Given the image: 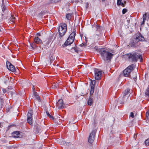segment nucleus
<instances>
[{"label": "nucleus", "instance_id": "f257e3e1", "mask_svg": "<svg viewBox=\"0 0 149 149\" xmlns=\"http://www.w3.org/2000/svg\"><path fill=\"white\" fill-rule=\"evenodd\" d=\"M67 30V24L64 23H60L58 27V31L59 36L58 37V39L60 41H61L63 39V36L65 35Z\"/></svg>", "mask_w": 149, "mask_h": 149}, {"label": "nucleus", "instance_id": "f03ea898", "mask_svg": "<svg viewBox=\"0 0 149 149\" xmlns=\"http://www.w3.org/2000/svg\"><path fill=\"white\" fill-rule=\"evenodd\" d=\"M104 61L109 62L112 58L113 54L109 52L108 51L101 49L99 51Z\"/></svg>", "mask_w": 149, "mask_h": 149}, {"label": "nucleus", "instance_id": "7ed1b4c3", "mask_svg": "<svg viewBox=\"0 0 149 149\" xmlns=\"http://www.w3.org/2000/svg\"><path fill=\"white\" fill-rule=\"evenodd\" d=\"M127 55L130 61H136L139 58L141 60V61H142V56L137 53L134 52L129 53Z\"/></svg>", "mask_w": 149, "mask_h": 149}, {"label": "nucleus", "instance_id": "20e7f679", "mask_svg": "<svg viewBox=\"0 0 149 149\" xmlns=\"http://www.w3.org/2000/svg\"><path fill=\"white\" fill-rule=\"evenodd\" d=\"M75 35V30L74 29L73 32L70 34L64 44L66 45H68L72 44L74 40Z\"/></svg>", "mask_w": 149, "mask_h": 149}, {"label": "nucleus", "instance_id": "39448f33", "mask_svg": "<svg viewBox=\"0 0 149 149\" xmlns=\"http://www.w3.org/2000/svg\"><path fill=\"white\" fill-rule=\"evenodd\" d=\"M134 68L135 65L133 64L127 67L123 71V75L125 77H130V74Z\"/></svg>", "mask_w": 149, "mask_h": 149}, {"label": "nucleus", "instance_id": "423d86ee", "mask_svg": "<svg viewBox=\"0 0 149 149\" xmlns=\"http://www.w3.org/2000/svg\"><path fill=\"white\" fill-rule=\"evenodd\" d=\"M95 79L96 80H99L101 78L102 73L101 71L96 68L94 69Z\"/></svg>", "mask_w": 149, "mask_h": 149}, {"label": "nucleus", "instance_id": "0eeeda50", "mask_svg": "<svg viewBox=\"0 0 149 149\" xmlns=\"http://www.w3.org/2000/svg\"><path fill=\"white\" fill-rule=\"evenodd\" d=\"M96 132L95 130H93L90 134L88 139V141L89 143H91L93 142Z\"/></svg>", "mask_w": 149, "mask_h": 149}, {"label": "nucleus", "instance_id": "6e6552de", "mask_svg": "<svg viewBox=\"0 0 149 149\" xmlns=\"http://www.w3.org/2000/svg\"><path fill=\"white\" fill-rule=\"evenodd\" d=\"M6 66L8 69L11 71L15 72L16 71V69L14 66L8 61H7Z\"/></svg>", "mask_w": 149, "mask_h": 149}, {"label": "nucleus", "instance_id": "1a4fd4ad", "mask_svg": "<svg viewBox=\"0 0 149 149\" xmlns=\"http://www.w3.org/2000/svg\"><path fill=\"white\" fill-rule=\"evenodd\" d=\"M56 105L58 109H61L64 108L63 101L62 99H60L56 103Z\"/></svg>", "mask_w": 149, "mask_h": 149}, {"label": "nucleus", "instance_id": "9d476101", "mask_svg": "<svg viewBox=\"0 0 149 149\" xmlns=\"http://www.w3.org/2000/svg\"><path fill=\"white\" fill-rule=\"evenodd\" d=\"M136 38H135L132 41L131 43V45L132 46L137 47L139 45V43Z\"/></svg>", "mask_w": 149, "mask_h": 149}, {"label": "nucleus", "instance_id": "9b49d317", "mask_svg": "<svg viewBox=\"0 0 149 149\" xmlns=\"http://www.w3.org/2000/svg\"><path fill=\"white\" fill-rule=\"evenodd\" d=\"M135 38L139 42V41H143L144 40V38L140 33H138L136 35V37Z\"/></svg>", "mask_w": 149, "mask_h": 149}, {"label": "nucleus", "instance_id": "f8f14e48", "mask_svg": "<svg viewBox=\"0 0 149 149\" xmlns=\"http://www.w3.org/2000/svg\"><path fill=\"white\" fill-rule=\"evenodd\" d=\"M34 41L35 43L37 44H40L42 42V40L41 39L37 37L36 36L34 39Z\"/></svg>", "mask_w": 149, "mask_h": 149}, {"label": "nucleus", "instance_id": "ddd939ff", "mask_svg": "<svg viewBox=\"0 0 149 149\" xmlns=\"http://www.w3.org/2000/svg\"><path fill=\"white\" fill-rule=\"evenodd\" d=\"M19 134V133L18 131H15L12 134V136L14 137H17L18 136V135Z\"/></svg>", "mask_w": 149, "mask_h": 149}, {"label": "nucleus", "instance_id": "4468645a", "mask_svg": "<svg viewBox=\"0 0 149 149\" xmlns=\"http://www.w3.org/2000/svg\"><path fill=\"white\" fill-rule=\"evenodd\" d=\"M32 111L30 110H29L27 114V118H32Z\"/></svg>", "mask_w": 149, "mask_h": 149}, {"label": "nucleus", "instance_id": "2eb2a0df", "mask_svg": "<svg viewBox=\"0 0 149 149\" xmlns=\"http://www.w3.org/2000/svg\"><path fill=\"white\" fill-rule=\"evenodd\" d=\"M33 94L36 100L39 102H40L41 101L39 95L37 94V93L36 92H34Z\"/></svg>", "mask_w": 149, "mask_h": 149}, {"label": "nucleus", "instance_id": "dca6fc26", "mask_svg": "<svg viewBox=\"0 0 149 149\" xmlns=\"http://www.w3.org/2000/svg\"><path fill=\"white\" fill-rule=\"evenodd\" d=\"M94 88H95V86H94L93 85L91 86V88L90 93V95H91H91L93 94V93L94 92Z\"/></svg>", "mask_w": 149, "mask_h": 149}, {"label": "nucleus", "instance_id": "f3484780", "mask_svg": "<svg viewBox=\"0 0 149 149\" xmlns=\"http://www.w3.org/2000/svg\"><path fill=\"white\" fill-rule=\"evenodd\" d=\"M122 0H117V5L118 6L121 5L123 7L125 6L124 4L121 2Z\"/></svg>", "mask_w": 149, "mask_h": 149}, {"label": "nucleus", "instance_id": "a211bd4d", "mask_svg": "<svg viewBox=\"0 0 149 149\" xmlns=\"http://www.w3.org/2000/svg\"><path fill=\"white\" fill-rule=\"evenodd\" d=\"M130 89L127 88L126 89L123 93V97H124L127 95L130 92Z\"/></svg>", "mask_w": 149, "mask_h": 149}, {"label": "nucleus", "instance_id": "6ab92c4d", "mask_svg": "<svg viewBox=\"0 0 149 149\" xmlns=\"http://www.w3.org/2000/svg\"><path fill=\"white\" fill-rule=\"evenodd\" d=\"M28 123L31 125H33V118H27Z\"/></svg>", "mask_w": 149, "mask_h": 149}, {"label": "nucleus", "instance_id": "aec40b11", "mask_svg": "<svg viewBox=\"0 0 149 149\" xmlns=\"http://www.w3.org/2000/svg\"><path fill=\"white\" fill-rule=\"evenodd\" d=\"M93 103V100L92 98H91V96L90 97V98L88 100V104L89 105H91Z\"/></svg>", "mask_w": 149, "mask_h": 149}, {"label": "nucleus", "instance_id": "412c9836", "mask_svg": "<svg viewBox=\"0 0 149 149\" xmlns=\"http://www.w3.org/2000/svg\"><path fill=\"white\" fill-rule=\"evenodd\" d=\"M4 0H2V9L3 11H4L6 9V7L4 4Z\"/></svg>", "mask_w": 149, "mask_h": 149}, {"label": "nucleus", "instance_id": "4be33fe9", "mask_svg": "<svg viewBox=\"0 0 149 149\" xmlns=\"http://www.w3.org/2000/svg\"><path fill=\"white\" fill-rule=\"evenodd\" d=\"M62 141L63 142V143L65 145L67 146H69L71 144V143L70 142H65V141L64 140H62Z\"/></svg>", "mask_w": 149, "mask_h": 149}, {"label": "nucleus", "instance_id": "5701e85b", "mask_svg": "<svg viewBox=\"0 0 149 149\" xmlns=\"http://www.w3.org/2000/svg\"><path fill=\"white\" fill-rule=\"evenodd\" d=\"M145 95L149 97V88H148L145 93Z\"/></svg>", "mask_w": 149, "mask_h": 149}, {"label": "nucleus", "instance_id": "b1692460", "mask_svg": "<svg viewBox=\"0 0 149 149\" xmlns=\"http://www.w3.org/2000/svg\"><path fill=\"white\" fill-rule=\"evenodd\" d=\"M66 17L68 20H69L70 19L71 17V14H67L66 15Z\"/></svg>", "mask_w": 149, "mask_h": 149}, {"label": "nucleus", "instance_id": "393cba45", "mask_svg": "<svg viewBox=\"0 0 149 149\" xmlns=\"http://www.w3.org/2000/svg\"><path fill=\"white\" fill-rule=\"evenodd\" d=\"M31 46L32 47V48L33 49L37 47V46L35 44V42L32 43L31 45Z\"/></svg>", "mask_w": 149, "mask_h": 149}, {"label": "nucleus", "instance_id": "a878e982", "mask_svg": "<svg viewBox=\"0 0 149 149\" xmlns=\"http://www.w3.org/2000/svg\"><path fill=\"white\" fill-rule=\"evenodd\" d=\"M61 0H51V2L52 3H56L60 1Z\"/></svg>", "mask_w": 149, "mask_h": 149}, {"label": "nucleus", "instance_id": "bb28decb", "mask_svg": "<svg viewBox=\"0 0 149 149\" xmlns=\"http://www.w3.org/2000/svg\"><path fill=\"white\" fill-rule=\"evenodd\" d=\"M96 83V81L95 80H91V86L93 85L95 86V85Z\"/></svg>", "mask_w": 149, "mask_h": 149}, {"label": "nucleus", "instance_id": "cd10ccee", "mask_svg": "<svg viewBox=\"0 0 149 149\" xmlns=\"http://www.w3.org/2000/svg\"><path fill=\"white\" fill-rule=\"evenodd\" d=\"M54 60V58L53 56H51L50 57V61L51 63H52Z\"/></svg>", "mask_w": 149, "mask_h": 149}, {"label": "nucleus", "instance_id": "c85d7f7f", "mask_svg": "<svg viewBox=\"0 0 149 149\" xmlns=\"http://www.w3.org/2000/svg\"><path fill=\"white\" fill-rule=\"evenodd\" d=\"M46 114L47 115L49 116L50 118H52V119H53V116H51L50 114L48 112V111H46Z\"/></svg>", "mask_w": 149, "mask_h": 149}, {"label": "nucleus", "instance_id": "c756f323", "mask_svg": "<svg viewBox=\"0 0 149 149\" xmlns=\"http://www.w3.org/2000/svg\"><path fill=\"white\" fill-rule=\"evenodd\" d=\"M145 143L146 146L148 145H149V138L145 141Z\"/></svg>", "mask_w": 149, "mask_h": 149}, {"label": "nucleus", "instance_id": "7c9ffc66", "mask_svg": "<svg viewBox=\"0 0 149 149\" xmlns=\"http://www.w3.org/2000/svg\"><path fill=\"white\" fill-rule=\"evenodd\" d=\"M10 108L11 107L9 106L8 107H6V109L7 112H8L9 111Z\"/></svg>", "mask_w": 149, "mask_h": 149}, {"label": "nucleus", "instance_id": "2f4dec72", "mask_svg": "<svg viewBox=\"0 0 149 149\" xmlns=\"http://www.w3.org/2000/svg\"><path fill=\"white\" fill-rule=\"evenodd\" d=\"M15 19V17H14L13 16H12V17H11L10 20H11L12 22H13L14 20Z\"/></svg>", "mask_w": 149, "mask_h": 149}, {"label": "nucleus", "instance_id": "473e14b6", "mask_svg": "<svg viewBox=\"0 0 149 149\" xmlns=\"http://www.w3.org/2000/svg\"><path fill=\"white\" fill-rule=\"evenodd\" d=\"M127 11V9H124L122 11V13L123 14H125Z\"/></svg>", "mask_w": 149, "mask_h": 149}, {"label": "nucleus", "instance_id": "72a5a7b5", "mask_svg": "<svg viewBox=\"0 0 149 149\" xmlns=\"http://www.w3.org/2000/svg\"><path fill=\"white\" fill-rule=\"evenodd\" d=\"M130 116L132 117V118H133L134 117V115L133 112H131V113Z\"/></svg>", "mask_w": 149, "mask_h": 149}, {"label": "nucleus", "instance_id": "f704fd0d", "mask_svg": "<svg viewBox=\"0 0 149 149\" xmlns=\"http://www.w3.org/2000/svg\"><path fill=\"white\" fill-rule=\"evenodd\" d=\"M146 17H147V14L146 13H145L143 15V19H146Z\"/></svg>", "mask_w": 149, "mask_h": 149}, {"label": "nucleus", "instance_id": "c9c22d12", "mask_svg": "<svg viewBox=\"0 0 149 149\" xmlns=\"http://www.w3.org/2000/svg\"><path fill=\"white\" fill-rule=\"evenodd\" d=\"M146 19H143V21H142L141 23V25H143L144 24L145 21Z\"/></svg>", "mask_w": 149, "mask_h": 149}, {"label": "nucleus", "instance_id": "e433bc0d", "mask_svg": "<svg viewBox=\"0 0 149 149\" xmlns=\"http://www.w3.org/2000/svg\"><path fill=\"white\" fill-rule=\"evenodd\" d=\"M53 88H56L57 87H58V85L56 84V85H53Z\"/></svg>", "mask_w": 149, "mask_h": 149}, {"label": "nucleus", "instance_id": "4c0bfd02", "mask_svg": "<svg viewBox=\"0 0 149 149\" xmlns=\"http://www.w3.org/2000/svg\"><path fill=\"white\" fill-rule=\"evenodd\" d=\"M6 81H4V83L5 84H6L7 82H8V81H9L8 78H6Z\"/></svg>", "mask_w": 149, "mask_h": 149}, {"label": "nucleus", "instance_id": "58836bf2", "mask_svg": "<svg viewBox=\"0 0 149 149\" xmlns=\"http://www.w3.org/2000/svg\"><path fill=\"white\" fill-rule=\"evenodd\" d=\"M32 89H33V93H34V92H35V87L34 86H33V88H32Z\"/></svg>", "mask_w": 149, "mask_h": 149}, {"label": "nucleus", "instance_id": "ea45409f", "mask_svg": "<svg viewBox=\"0 0 149 149\" xmlns=\"http://www.w3.org/2000/svg\"><path fill=\"white\" fill-rule=\"evenodd\" d=\"M2 90H3V92L4 93H5L7 92L6 90L4 88H3Z\"/></svg>", "mask_w": 149, "mask_h": 149}, {"label": "nucleus", "instance_id": "a19ab883", "mask_svg": "<svg viewBox=\"0 0 149 149\" xmlns=\"http://www.w3.org/2000/svg\"><path fill=\"white\" fill-rule=\"evenodd\" d=\"M81 46H85L86 45V44H84L83 43H82L81 44Z\"/></svg>", "mask_w": 149, "mask_h": 149}, {"label": "nucleus", "instance_id": "79ce46f5", "mask_svg": "<svg viewBox=\"0 0 149 149\" xmlns=\"http://www.w3.org/2000/svg\"><path fill=\"white\" fill-rule=\"evenodd\" d=\"M81 46H85L86 45V44H84L83 43H82L81 44Z\"/></svg>", "mask_w": 149, "mask_h": 149}, {"label": "nucleus", "instance_id": "37998d69", "mask_svg": "<svg viewBox=\"0 0 149 149\" xmlns=\"http://www.w3.org/2000/svg\"><path fill=\"white\" fill-rule=\"evenodd\" d=\"M136 76H135V77H134V80L135 81H136Z\"/></svg>", "mask_w": 149, "mask_h": 149}, {"label": "nucleus", "instance_id": "c03bdc74", "mask_svg": "<svg viewBox=\"0 0 149 149\" xmlns=\"http://www.w3.org/2000/svg\"><path fill=\"white\" fill-rule=\"evenodd\" d=\"M36 35L38 36H40V33H38Z\"/></svg>", "mask_w": 149, "mask_h": 149}, {"label": "nucleus", "instance_id": "a18cd8bd", "mask_svg": "<svg viewBox=\"0 0 149 149\" xmlns=\"http://www.w3.org/2000/svg\"><path fill=\"white\" fill-rule=\"evenodd\" d=\"M100 28V26H97L96 28H97V29L98 30V29H99V28Z\"/></svg>", "mask_w": 149, "mask_h": 149}, {"label": "nucleus", "instance_id": "49530a36", "mask_svg": "<svg viewBox=\"0 0 149 149\" xmlns=\"http://www.w3.org/2000/svg\"><path fill=\"white\" fill-rule=\"evenodd\" d=\"M12 89V87H8V89Z\"/></svg>", "mask_w": 149, "mask_h": 149}, {"label": "nucleus", "instance_id": "de8ad7c7", "mask_svg": "<svg viewBox=\"0 0 149 149\" xmlns=\"http://www.w3.org/2000/svg\"><path fill=\"white\" fill-rule=\"evenodd\" d=\"M75 1L76 2H78L79 1V0H75Z\"/></svg>", "mask_w": 149, "mask_h": 149}, {"label": "nucleus", "instance_id": "09e8293b", "mask_svg": "<svg viewBox=\"0 0 149 149\" xmlns=\"http://www.w3.org/2000/svg\"><path fill=\"white\" fill-rule=\"evenodd\" d=\"M102 1H105V0H101Z\"/></svg>", "mask_w": 149, "mask_h": 149}, {"label": "nucleus", "instance_id": "8fccbe9b", "mask_svg": "<svg viewBox=\"0 0 149 149\" xmlns=\"http://www.w3.org/2000/svg\"><path fill=\"white\" fill-rule=\"evenodd\" d=\"M135 135H134V137L135 138Z\"/></svg>", "mask_w": 149, "mask_h": 149}]
</instances>
